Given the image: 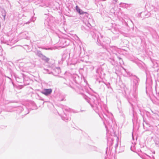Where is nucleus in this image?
<instances>
[{"label":"nucleus","mask_w":159,"mask_h":159,"mask_svg":"<svg viewBox=\"0 0 159 159\" xmlns=\"http://www.w3.org/2000/svg\"><path fill=\"white\" fill-rule=\"evenodd\" d=\"M76 10L78 11V12L80 14H83L84 13H86V12H83L82 11L80 10V8H79L77 6H76Z\"/></svg>","instance_id":"nucleus-2"},{"label":"nucleus","mask_w":159,"mask_h":159,"mask_svg":"<svg viewBox=\"0 0 159 159\" xmlns=\"http://www.w3.org/2000/svg\"><path fill=\"white\" fill-rule=\"evenodd\" d=\"M52 92V89H44L43 90V91L42 93L46 95H48L51 93Z\"/></svg>","instance_id":"nucleus-1"},{"label":"nucleus","mask_w":159,"mask_h":159,"mask_svg":"<svg viewBox=\"0 0 159 159\" xmlns=\"http://www.w3.org/2000/svg\"><path fill=\"white\" fill-rule=\"evenodd\" d=\"M43 60L47 62H48L49 60V58L46 57L45 56H44V57H43Z\"/></svg>","instance_id":"nucleus-3"}]
</instances>
